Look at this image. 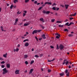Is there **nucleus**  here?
<instances>
[{
  "label": "nucleus",
  "instance_id": "f257e3e1",
  "mask_svg": "<svg viewBox=\"0 0 77 77\" xmlns=\"http://www.w3.org/2000/svg\"><path fill=\"white\" fill-rule=\"evenodd\" d=\"M47 4H48V5H51V3L49 2H45V4H43L42 5V7H40L38 9V11H39V10H41V9L42 8V7H44V6H45V5H47Z\"/></svg>",
  "mask_w": 77,
  "mask_h": 77
},
{
  "label": "nucleus",
  "instance_id": "f03ea898",
  "mask_svg": "<svg viewBox=\"0 0 77 77\" xmlns=\"http://www.w3.org/2000/svg\"><path fill=\"white\" fill-rule=\"evenodd\" d=\"M65 63L66 65H67L69 63V61L67 60L66 59L64 60L63 63V64L64 65Z\"/></svg>",
  "mask_w": 77,
  "mask_h": 77
},
{
  "label": "nucleus",
  "instance_id": "7ed1b4c3",
  "mask_svg": "<svg viewBox=\"0 0 77 77\" xmlns=\"http://www.w3.org/2000/svg\"><path fill=\"white\" fill-rule=\"evenodd\" d=\"M42 30H34L33 32H32V34H36L38 32H41Z\"/></svg>",
  "mask_w": 77,
  "mask_h": 77
},
{
  "label": "nucleus",
  "instance_id": "20e7f679",
  "mask_svg": "<svg viewBox=\"0 0 77 77\" xmlns=\"http://www.w3.org/2000/svg\"><path fill=\"white\" fill-rule=\"evenodd\" d=\"M3 74H5L6 73H7L8 72V71L6 70V68H5L4 69H3Z\"/></svg>",
  "mask_w": 77,
  "mask_h": 77
},
{
  "label": "nucleus",
  "instance_id": "39448f33",
  "mask_svg": "<svg viewBox=\"0 0 77 77\" xmlns=\"http://www.w3.org/2000/svg\"><path fill=\"white\" fill-rule=\"evenodd\" d=\"M59 48L60 50H62L64 48V47L63 45H60L59 46Z\"/></svg>",
  "mask_w": 77,
  "mask_h": 77
},
{
  "label": "nucleus",
  "instance_id": "423d86ee",
  "mask_svg": "<svg viewBox=\"0 0 77 77\" xmlns=\"http://www.w3.org/2000/svg\"><path fill=\"white\" fill-rule=\"evenodd\" d=\"M18 21V19L16 18L15 20V22L14 23V25H17V22Z\"/></svg>",
  "mask_w": 77,
  "mask_h": 77
},
{
  "label": "nucleus",
  "instance_id": "0eeeda50",
  "mask_svg": "<svg viewBox=\"0 0 77 77\" xmlns=\"http://www.w3.org/2000/svg\"><path fill=\"white\" fill-rule=\"evenodd\" d=\"M27 12L26 11H23V17H24L25 15H26V14L27 13Z\"/></svg>",
  "mask_w": 77,
  "mask_h": 77
},
{
  "label": "nucleus",
  "instance_id": "6e6552de",
  "mask_svg": "<svg viewBox=\"0 0 77 77\" xmlns=\"http://www.w3.org/2000/svg\"><path fill=\"white\" fill-rule=\"evenodd\" d=\"M19 70H17L16 71H15V74H19Z\"/></svg>",
  "mask_w": 77,
  "mask_h": 77
},
{
  "label": "nucleus",
  "instance_id": "1a4fd4ad",
  "mask_svg": "<svg viewBox=\"0 0 77 77\" xmlns=\"http://www.w3.org/2000/svg\"><path fill=\"white\" fill-rule=\"evenodd\" d=\"M30 24V23H25L24 24L23 26H29Z\"/></svg>",
  "mask_w": 77,
  "mask_h": 77
},
{
  "label": "nucleus",
  "instance_id": "9d476101",
  "mask_svg": "<svg viewBox=\"0 0 77 77\" xmlns=\"http://www.w3.org/2000/svg\"><path fill=\"white\" fill-rule=\"evenodd\" d=\"M7 67L8 68H9L10 67V64L9 63H7L6 65Z\"/></svg>",
  "mask_w": 77,
  "mask_h": 77
},
{
  "label": "nucleus",
  "instance_id": "9b49d317",
  "mask_svg": "<svg viewBox=\"0 0 77 77\" xmlns=\"http://www.w3.org/2000/svg\"><path fill=\"white\" fill-rule=\"evenodd\" d=\"M40 20L41 21H42V23H44V19L43 18H40Z\"/></svg>",
  "mask_w": 77,
  "mask_h": 77
},
{
  "label": "nucleus",
  "instance_id": "f8f14e48",
  "mask_svg": "<svg viewBox=\"0 0 77 77\" xmlns=\"http://www.w3.org/2000/svg\"><path fill=\"white\" fill-rule=\"evenodd\" d=\"M29 45V43H28V42H26L25 43V47H28Z\"/></svg>",
  "mask_w": 77,
  "mask_h": 77
},
{
  "label": "nucleus",
  "instance_id": "ddd939ff",
  "mask_svg": "<svg viewBox=\"0 0 77 77\" xmlns=\"http://www.w3.org/2000/svg\"><path fill=\"white\" fill-rule=\"evenodd\" d=\"M33 71V69H31L29 73V74H31L32 73Z\"/></svg>",
  "mask_w": 77,
  "mask_h": 77
},
{
  "label": "nucleus",
  "instance_id": "4468645a",
  "mask_svg": "<svg viewBox=\"0 0 77 77\" xmlns=\"http://www.w3.org/2000/svg\"><path fill=\"white\" fill-rule=\"evenodd\" d=\"M42 37L44 39H45L46 38V37H45V34H43L42 35Z\"/></svg>",
  "mask_w": 77,
  "mask_h": 77
},
{
  "label": "nucleus",
  "instance_id": "2eb2a0df",
  "mask_svg": "<svg viewBox=\"0 0 77 77\" xmlns=\"http://www.w3.org/2000/svg\"><path fill=\"white\" fill-rule=\"evenodd\" d=\"M8 55V54L7 53H5V54H4L3 55V56L4 57H7V55Z\"/></svg>",
  "mask_w": 77,
  "mask_h": 77
},
{
  "label": "nucleus",
  "instance_id": "dca6fc26",
  "mask_svg": "<svg viewBox=\"0 0 77 77\" xmlns=\"http://www.w3.org/2000/svg\"><path fill=\"white\" fill-rule=\"evenodd\" d=\"M28 57V56L27 54H25L24 56V58L26 59Z\"/></svg>",
  "mask_w": 77,
  "mask_h": 77
},
{
  "label": "nucleus",
  "instance_id": "f3484780",
  "mask_svg": "<svg viewBox=\"0 0 77 77\" xmlns=\"http://www.w3.org/2000/svg\"><path fill=\"white\" fill-rule=\"evenodd\" d=\"M68 6H69V5H65V7L66 9H68Z\"/></svg>",
  "mask_w": 77,
  "mask_h": 77
},
{
  "label": "nucleus",
  "instance_id": "a211bd4d",
  "mask_svg": "<svg viewBox=\"0 0 77 77\" xmlns=\"http://www.w3.org/2000/svg\"><path fill=\"white\" fill-rule=\"evenodd\" d=\"M18 1V0H14V3H17Z\"/></svg>",
  "mask_w": 77,
  "mask_h": 77
},
{
  "label": "nucleus",
  "instance_id": "6ab92c4d",
  "mask_svg": "<svg viewBox=\"0 0 77 77\" xmlns=\"http://www.w3.org/2000/svg\"><path fill=\"white\" fill-rule=\"evenodd\" d=\"M55 21V19H52L51 20V21L52 23H54Z\"/></svg>",
  "mask_w": 77,
  "mask_h": 77
},
{
  "label": "nucleus",
  "instance_id": "aec40b11",
  "mask_svg": "<svg viewBox=\"0 0 77 77\" xmlns=\"http://www.w3.org/2000/svg\"><path fill=\"white\" fill-rule=\"evenodd\" d=\"M73 36H74V35H73V34H69L68 35V36L69 37H72Z\"/></svg>",
  "mask_w": 77,
  "mask_h": 77
},
{
  "label": "nucleus",
  "instance_id": "412c9836",
  "mask_svg": "<svg viewBox=\"0 0 77 77\" xmlns=\"http://www.w3.org/2000/svg\"><path fill=\"white\" fill-rule=\"evenodd\" d=\"M66 26H69V23L67 22L65 24Z\"/></svg>",
  "mask_w": 77,
  "mask_h": 77
},
{
  "label": "nucleus",
  "instance_id": "4be33fe9",
  "mask_svg": "<svg viewBox=\"0 0 77 77\" xmlns=\"http://www.w3.org/2000/svg\"><path fill=\"white\" fill-rule=\"evenodd\" d=\"M64 73H60V75L61 76H62L63 75H64Z\"/></svg>",
  "mask_w": 77,
  "mask_h": 77
},
{
  "label": "nucleus",
  "instance_id": "5701e85b",
  "mask_svg": "<svg viewBox=\"0 0 77 77\" xmlns=\"http://www.w3.org/2000/svg\"><path fill=\"white\" fill-rule=\"evenodd\" d=\"M62 21H57L56 22L57 23H62Z\"/></svg>",
  "mask_w": 77,
  "mask_h": 77
},
{
  "label": "nucleus",
  "instance_id": "b1692460",
  "mask_svg": "<svg viewBox=\"0 0 77 77\" xmlns=\"http://www.w3.org/2000/svg\"><path fill=\"white\" fill-rule=\"evenodd\" d=\"M58 26L60 27H63V25H59Z\"/></svg>",
  "mask_w": 77,
  "mask_h": 77
},
{
  "label": "nucleus",
  "instance_id": "393cba45",
  "mask_svg": "<svg viewBox=\"0 0 77 77\" xmlns=\"http://www.w3.org/2000/svg\"><path fill=\"white\" fill-rule=\"evenodd\" d=\"M13 7H14V5L13 4H12L10 6V9H12Z\"/></svg>",
  "mask_w": 77,
  "mask_h": 77
},
{
  "label": "nucleus",
  "instance_id": "a878e982",
  "mask_svg": "<svg viewBox=\"0 0 77 77\" xmlns=\"http://www.w3.org/2000/svg\"><path fill=\"white\" fill-rule=\"evenodd\" d=\"M29 2V0H25V2L26 3H28Z\"/></svg>",
  "mask_w": 77,
  "mask_h": 77
},
{
  "label": "nucleus",
  "instance_id": "bb28decb",
  "mask_svg": "<svg viewBox=\"0 0 77 77\" xmlns=\"http://www.w3.org/2000/svg\"><path fill=\"white\" fill-rule=\"evenodd\" d=\"M55 35L58 36H59V37H60V34H59L58 33H56Z\"/></svg>",
  "mask_w": 77,
  "mask_h": 77
},
{
  "label": "nucleus",
  "instance_id": "cd10ccee",
  "mask_svg": "<svg viewBox=\"0 0 77 77\" xmlns=\"http://www.w3.org/2000/svg\"><path fill=\"white\" fill-rule=\"evenodd\" d=\"M56 49L58 50L59 49V46H58V45H57Z\"/></svg>",
  "mask_w": 77,
  "mask_h": 77
},
{
  "label": "nucleus",
  "instance_id": "c85d7f7f",
  "mask_svg": "<svg viewBox=\"0 0 77 77\" xmlns=\"http://www.w3.org/2000/svg\"><path fill=\"white\" fill-rule=\"evenodd\" d=\"M67 73L66 74V75L67 76H69V72H68V73Z\"/></svg>",
  "mask_w": 77,
  "mask_h": 77
},
{
  "label": "nucleus",
  "instance_id": "c756f323",
  "mask_svg": "<svg viewBox=\"0 0 77 77\" xmlns=\"http://www.w3.org/2000/svg\"><path fill=\"white\" fill-rule=\"evenodd\" d=\"M52 9H53V10H56V7H53Z\"/></svg>",
  "mask_w": 77,
  "mask_h": 77
},
{
  "label": "nucleus",
  "instance_id": "7c9ffc66",
  "mask_svg": "<svg viewBox=\"0 0 77 77\" xmlns=\"http://www.w3.org/2000/svg\"><path fill=\"white\" fill-rule=\"evenodd\" d=\"M34 63V60H32L31 61V62L30 63V64H32Z\"/></svg>",
  "mask_w": 77,
  "mask_h": 77
},
{
  "label": "nucleus",
  "instance_id": "2f4dec72",
  "mask_svg": "<svg viewBox=\"0 0 77 77\" xmlns=\"http://www.w3.org/2000/svg\"><path fill=\"white\" fill-rule=\"evenodd\" d=\"M29 41V40L28 39H25L24 40V41H23V42H25L26 41Z\"/></svg>",
  "mask_w": 77,
  "mask_h": 77
},
{
  "label": "nucleus",
  "instance_id": "473e14b6",
  "mask_svg": "<svg viewBox=\"0 0 77 77\" xmlns=\"http://www.w3.org/2000/svg\"><path fill=\"white\" fill-rule=\"evenodd\" d=\"M47 71H48V72H51V70L50 69H48Z\"/></svg>",
  "mask_w": 77,
  "mask_h": 77
},
{
  "label": "nucleus",
  "instance_id": "72a5a7b5",
  "mask_svg": "<svg viewBox=\"0 0 77 77\" xmlns=\"http://www.w3.org/2000/svg\"><path fill=\"white\" fill-rule=\"evenodd\" d=\"M72 24H74V23H72V22H71L69 24V26H71V25H72Z\"/></svg>",
  "mask_w": 77,
  "mask_h": 77
},
{
  "label": "nucleus",
  "instance_id": "f704fd0d",
  "mask_svg": "<svg viewBox=\"0 0 77 77\" xmlns=\"http://www.w3.org/2000/svg\"><path fill=\"white\" fill-rule=\"evenodd\" d=\"M50 12V11H46V14H49Z\"/></svg>",
  "mask_w": 77,
  "mask_h": 77
},
{
  "label": "nucleus",
  "instance_id": "c9c22d12",
  "mask_svg": "<svg viewBox=\"0 0 77 77\" xmlns=\"http://www.w3.org/2000/svg\"><path fill=\"white\" fill-rule=\"evenodd\" d=\"M40 27H42V29H44L45 28L44 26H43L41 25H40Z\"/></svg>",
  "mask_w": 77,
  "mask_h": 77
},
{
  "label": "nucleus",
  "instance_id": "e433bc0d",
  "mask_svg": "<svg viewBox=\"0 0 77 77\" xmlns=\"http://www.w3.org/2000/svg\"><path fill=\"white\" fill-rule=\"evenodd\" d=\"M5 63L4 61H2L1 63V64H4Z\"/></svg>",
  "mask_w": 77,
  "mask_h": 77
},
{
  "label": "nucleus",
  "instance_id": "4c0bfd02",
  "mask_svg": "<svg viewBox=\"0 0 77 77\" xmlns=\"http://www.w3.org/2000/svg\"><path fill=\"white\" fill-rule=\"evenodd\" d=\"M56 4L55 3H54L52 4L53 6H56Z\"/></svg>",
  "mask_w": 77,
  "mask_h": 77
},
{
  "label": "nucleus",
  "instance_id": "58836bf2",
  "mask_svg": "<svg viewBox=\"0 0 77 77\" xmlns=\"http://www.w3.org/2000/svg\"><path fill=\"white\" fill-rule=\"evenodd\" d=\"M64 32H68V29H64Z\"/></svg>",
  "mask_w": 77,
  "mask_h": 77
},
{
  "label": "nucleus",
  "instance_id": "ea45409f",
  "mask_svg": "<svg viewBox=\"0 0 77 77\" xmlns=\"http://www.w3.org/2000/svg\"><path fill=\"white\" fill-rule=\"evenodd\" d=\"M28 62L27 61H25V64H26V65L28 64Z\"/></svg>",
  "mask_w": 77,
  "mask_h": 77
},
{
  "label": "nucleus",
  "instance_id": "a19ab883",
  "mask_svg": "<svg viewBox=\"0 0 77 77\" xmlns=\"http://www.w3.org/2000/svg\"><path fill=\"white\" fill-rule=\"evenodd\" d=\"M34 57H37V58H38V57H39V56L38 55H35Z\"/></svg>",
  "mask_w": 77,
  "mask_h": 77
},
{
  "label": "nucleus",
  "instance_id": "79ce46f5",
  "mask_svg": "<svg viewBox=\"0 0 77 77\" xmlns=\"http://www.w3.org/2000/svg\"><path fill=\"white\" fill-rule=\"evenodd\" d=\"M19 51V49L18 48H17L16 50V51L17 52H18Z\"/></svg>",
  "mask_w": 77,
  "mask_h": 77
},
{
  "label": "nucleus",
  "instance_id": "37998d69",
  "mask_svg": "<svg viewBox=\"0 0 77 77\" xmlns=\"http://www.w3.org/2000/svg\"><path fill=\"white\" fill-rule=\"evenodd\" d=\"M68 70L67 69H66L65 71V73L66 74H67L68 72Z\"/></svg>",
  "mask_w": 77,
  "mask_h": 77
},
{
  "label": "nucleus",
  "instance_id": "c03bdc74",
  "mask_svg": "<svg viewBox=\"0 0 77 77\" xmlns=\"http://www.w3.org/2000/svg\"><path fill=\"white\" fill-rule=\"evenodd\" d=\"M74 19V18L73 17H70L69 18V20H73Z\"/></svg>",
  "mask_w": 77,
  "mask_h": 77
},
{
  "label": "nucleus",
  "instance_id": "a18cd8bd",
  "mask_svg": "<svg viewBox=\"0 0 77 77\" xmlns=\"http://www.w3.org/2000/svg\"><path fill=\"white\" fill-rule=\"evenodd\" d=\"M60 37H59L57 35L56 36V38L57 39H58L60 38Z\"/></svg>",
  "mask_w": 77,
  "mask_h": 77
},
{
  "label": "nucleus",
  "instance_id": "49530a36",
  "mask_svg": "<svg viewBox=\"0 0 77 77\" xmlns=\"http://www.w3.org/2000/svg\"><path fill=\"white\" fill-rule=\"evenodd\" d=\"M1 30L2 32H6V30H5L4 29H2Z\"/></svg>",
  "mask_w": 77,
  "mask_h": 77
},
{
  "label": "nucleus",
  "instance_id": "de8ad7c7",
  "mask_svg": "<svg viewBox=\"0 0 77 77\" xmlns=\"http://www.w3.org/2000/svg\"><path fill=\"white\" fill-rule=\"evenodd\" d=\"M34 3H35V4H37V3H38V2H37V1H35L34 2Z\"/></svg>",
  "mask_w": 77,
  "mask_h": 77
},
{
  "label": "nucleus",
  "instance_id": "09e8293b",
  "mask_svg": "<svg viewBox=\"0 0 77 77\" xmlns=\"http://www.w3.org/2000/svg\"><path fill=\"white\" fill-rule=\"evenodd\" d=\"M5 67V66L4 65H2L1 67L2 68H4Z\"/></svg>",
  "mask_w": 77,
  "mask_h": 77
},
{
  "label": "nucleus",
  "instance_id": "8fccbe9b",
  "mask_svg": "<svg viewBox=\"0 0 77 77\" xmlns=\"http://www.w3.org/2000/svg\"><path fill=\"white\" fill-rule=\"evenodd\" d=\"M46 12L45 11H43V13H44V14H46Z\"/></svg>",
  "mask_w": 77,
  "mask_h": 77
},
{
  "label": "nucleus",
  "instance_id": "3c124183",
  "mask_svg": "<svg viewBox=\"0 0 77 77\" xmlns=\"http://www.w3.org/2000/svg\"><path fill=\"white\" fill-rule=\"evenodd\" d=\"M77 14L75 13L73 15V16L74 17V16H75V15H76V14Z\"/></svg>",
  "mask_w": 77,
  "mask_h": 77
},
{
  "label": "nucleus",
  "instance_id": "603ef678",
  "mask_svg": "<svg viewBox=\"0 0 77 77\" xmlns=\"http://www.w3.org/2000/svg\"><path fill=\"white\" fill-rule=\"evenodd\" d=\"M26 21V19H24L22 20V21Z\"/></svg>",
  "mask_w": 77,
  "mask_h": 77
},
{
  "label": "nucleus",
  "instance_id": "864d4df0",
  "mask_svg": "<svg viewBox=\"0 0 77 77\" xmlns=\"http://www.w3.org/2000/svg\"><path fill=\"white\" fill-rule=\"evenodd\" d=\"M20 47V45H19V44L18 45H17V48H19Z\"/></svg>",
  "mask_w": 77,
  "mask_h": 77
},
{
  "label": "nucleus",
  "instance_id": "5fc2aeb1",
  "mask_svg": "<svg viewBox=\"0 0 77 77\" xmlns=\"http://www.w3.org/2000/svg\"><path fill=\"white\" fill-rule=\"evenodd\" d=\"M51 48L53 49V48H54V47H53V46L51 45Z\"/></svg>",
  "mask_w": 77,
  "mask_h": 77
},
{
  "label": "nucleus",
  "instance_id": "6e6d98bb",
  "mask_svg": "<svg viewBox=\"0 0 77 77\" xmlns=\"http://www.w3.org/2000/svg\"><path fill=\"white\" fill-rule=\"evenodd\" d=\"M67 21H68V20H67V19H66V20L64 21V22H67Z\"/></svg>",
  "mask_w": 77,
  "mask_h": 77
},
{
  "label": "nucleus",
  "instance_id": "4d7b16f0",
  "mask_svg": "<svg viewBox=\"0 0 77 77\" xmlns=\"http://www.w3.org/2000/svg\"><path fill=\"white\" fill-rule=\"evenodd\" d=\"M51 61H51V60H48V62H51Z\"/></svg>",
  "mask_w": 77,
  "mask_h": 77
},
{
  "label": "nucleus",
  "instance_id": "13d9d810",
  "mask_svg": "<svg viewBox=\"0 0 77 77\" xmlns=\"http://www.w3.org/2000/svg\"><path fill=\"white\" fill-rule=\"evenodd\" d=\"M13 7L14 8H16L17 6H16V5L13 6Z\"/></svg>",
  "mask_w": 77,
  "mask_h": 77
},
{
  "label": "nucleus",
  "instance_id": "bf43d9fd",
  "mask_svg": "<svg viewBox=\"0 0 77 77\" xmlns=\"http://www.w3.org/2000/svg\"><path fill=\"white\" fill-rule=\"evenodd\" d=\"M56 9H57V11H58V10H59V8H56Z\"/></svg>",
  "mask_w": 77,
  "mask_h": 77
},
{
  "label": "nucleus",
  "instance_id": "052dcab7",
  "mask_svg": "<svg viewBox=\"0 0 77 77\" xmlns=\"http://www.w3.org/2000/svg\"><path fill=\"white\" fill-rule=\"evenodd\" d=\"M61 6H62V7H63V8H64V5H61Z\"/></svg>",
  "mask_w": 77,
  "mask_h": 77
},
{
  "label": "nucleus",
  "instance_id": "680f3d73",
  "mask_svg": "<svg viewBox=\"0 0 77 77\" xmlns=\"http://www.w3.org/2000/svg\"><path fill=\"white\" fill-rule=\"evenodd\" d=\"M71 68V67L69 65L68 66V68Z\"/></svg>",
  "mask_w": 77,
  "mask_h": 77
},
{
  "label": "nucleus",
  "instance_id": "e2e57ef3",
  "mask_svg": "<svg viewBox=\"0 0 77 77\" xmlns=\"http://www.w3.org/2000/svg\"><path fill=\"white\" fill-rule=\"evenodd\" d=\"M70 17H74L73 14H71V15H70Z\"/></svg>",
  "mask_w": 77,
  "mask_h": 77
},
{
  "label": "nucleus",
  "instance_id": "0e129e2a",
  "mask_svg": "<svg viewBox=\"0 0 77 77\" xmlns=\"http://www.w3.org/2000/svg\"><path fill=\"white\" fill-rule=\"evenodd\" d=\"M19 12H20V11H18L17 12V14H19Z\"/></svg>",
  "mask_w": 77,
  "mask_h": 77
},
{
  "label": "nucleus",
  "instance_id": "69168bd1",
  "mask_svg": "<svg viewBox=\"0 0 77 77\" xmlns=\"http://www.w3.org/2000/svg\"><path fill=\"white\" fill-rule=\"evenodd\" d=\"M15 31V29H13L12 30V32H14Z\"/></svg>",
  "mask_w": 77,
  "mask_h": 77
},
{
  "label": "nucleus",
  "instance_id": "338daca9",
  "mask_svg": "<svg viewBox=\"0 0 77 77\" xmlns=\"http://www.w3.org/2000/svg\"><path fill=\"white\" fill-rule=\"evenodd\" d=\"M1 29H3V26H1Z\"/></svg>",
  "mask_w": 77,
  "mask_h": 77
},
{
  "label": "nucleus",
  "instance_id": "774afa93",
  "mask_svg": "<svg viewBox=\"0 0 77 77\" xmlns=\"http://www.w3.org/2000/svg\"><path fill=\"white\" fill-rule=\"evenodd\" d=\"M24 72H25V73L27 72V70L25 71Z\"/></svg>",
  "mask_w": 77,
  "mask_h": 77
}]
</instances>
